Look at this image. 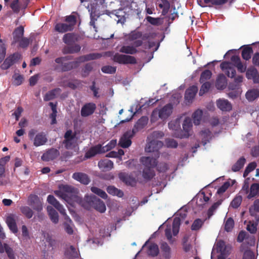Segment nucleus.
Instances as JSON below:
<instances>
[{
	"label": "nucleus",
	"instance_id": "33",
	"mask_svg": "<svg viewBox=\"0 0 259 259\" xmlns=\"http://www.w3.org/2000/svg\"><path fill=\"white\" fill-rule=\"evenodd\" d=\"M148 121V118L146 116H142L136 122L133 129L135 130V133L136 131L144 128Z\"/></svg>",
	"mask_w": 259,
	"mask_h": 259
},
{
	"label": "nucleus",
	"instance_id": "4",
	"mask_svg": "<svg viewBox=\"0 0 259 259\" xmlns=\"http://www.w3.org/2000/svg\"><path fill=\"white\" fill-rule=\"evenodd\" d=\"M192 123L190 118L186 117L183 123V130H180L173 133V136L180 139L187 138L191 135Z\"/></svg>",
	"mask_w": 259,
	"mask_h": 259
},
{
	"label": "nucleus",
	"instance_id": "36",
	"mask_svg": "<svg viewBox=\"0 0 259 259\" xmlns=\"http://www.w3.org/2000/svg\"><path fill=\"white\" fill-rule=\"evenodd\" d=\"M47 211L51 221L55 224L59 221V215L57 212L51 206L47 207Z\"/></svg>",
	"mask_w": 259,
	"mask_h": 259
},
{
	"label": "nucleus",
	"instance_id": "41",
	"mask_svg": "<svg viewBox=\"0 0 259 259\" xmlns=\"http://www.w3.org/2000/svg\"><path fill=\"white\" fill-rule=\"evenodd\" d=\"M259 194V184L253 183L250 188V192L247 195V198L251 199Z\"/></svg>",
	"mask_w": 259,
	"mask_h": 259
},
{
	"label": "nucleus",
	"instance_id": "24",
	"mask_svg": "<svg viewBox=\"0 0 259 259\" xmlns=\"http://www.w3.org/2000/svg\"><path fill=\"white\" fill-rule=\"evenodd\" d=\"M81 47L78 44H72L70 46L67 45L64 47L62 50L63 54H69L77 53L80 51Z\"/></svg>",
	"mask_w": 259,
	"mask_h": 259
},
{
	"label": "nucleus",
	"instance_id": "48",
	"mask_svg": "<svg viewBox=\"0 0 259 259\" xmlns=\"http://www.w3.org/2000/svg\"><path fill=\"white\" fill-rule=\"evenodd\" d=\"M91 190L93 193L97 194V195L104 199H107L108 197V195L106 193V192L100 188H98L96 187H92L91 188Z\"/></svg>",
	"mask_w": 259,
	"mask_h": 259
},
{
	"label": "nucleus",
	"instance_id": "31",
	"mask_svg": "<svg viewBox=\"0 0 259 259\" xmlns=\"http://www.w3.org/2000/svg\"><path fill=\"white\" fill-rule=\"evenodd\" d=\"M55 29L56 31L59 33H65L67 31H70L73 30L71 25H69L66 23H57L55 27Z\"/></svg>",
	"mask_w": 259,
	"mask_h": 259
},
{
	"label": "nucleus",
	"instance_id": "14",
	"mask_svg": "<svg viewBox=\"0 0 259 259\" xmlns=\"http://www.w3.org/2000/svg\"><path fill=\"white\" fill-rule=\"evenodd\" d=\"M60 155L58 150L55 148H51L47 150L41 156V159L44 161L53 160Z\"/></svg>",
	"mask_w": 259,
	"mask_h": 259
},
{
	"label": "nucleus",
	"instance_id": "57",
	"mask_svg": "<svg viewBox=\"0 0 259 259\" xmlns=\"http://www.w3.org/2000/svg\"><path fill=\"white\" fill-rule=\"evenodd\" d=\"M259 222H257L255 220V223H252L251 221L249 222L247 226V230L252 234L255 233L257 231V226Z\"/></svg>",
	"mask_w": 259,
	"mask_h": 259
},
{
	"label": "nucleus",
	"instance_id": "49",
	"mask_svg": "<svg viewBox=\"0 0 259 259\" xmlns=\"http://www.w3.org/2000/svg\"><path fill=\"white\" fill-rule=\"evenodd\" d=\"M21 212L28 219H30L33 215L32 210L27 206H22L20 207Z\"/></svg>",
	"mask_w": 259,
	"mask_h": 259
},
{
	"label": "nucleus",
	"instance_id": "23",
	"mask_svg": "<svg viewBox=\"0 0 259 259\" xmlns=\"http://www.w3.org/2000/svg\"><path fill=\"white\" fill-rule=\"evenodd\" d=\"M246 77L248 79H252L254 83H259V73L255 68H248L246 72Z\"/></svg>",
	"mask_w": 259,
	"mask_h": 259
},
{
	"label": "nucleus",
	"instance_id": "30",
	"mask_svg": "<svg viewBox=\"0 0 259 259\" xmlns=\"http://www.w3.org/2000/svg\"><path fill=\"white\" fill-rule=\"evenodd\" d=\"M98 166L104 171L109 170L113 167V162L110 160L104 159L99 161Z\"/></svg>",
	"mask_w": 259,
	"mask_h": 259
},
{
	"label": "nucleus",
	"instance_id": "63",
	"mask_svg": "<svg viewBox=\"0 0 259 259\" xmlns=\"http://www.w3.org/2000/svg\"><path fill=\"white\" fill-rule=\"evenodd\" d=\"M142 36V33L140 31H132L129 34V38L131 40H135L141 38Z\"/></svg>",
	"mask_w": 259,
	"mask_h": 259
},
{
	"label": "nucleus",
	"instance_id": "20",
	"mask_svg": "<svg viewBox=\"0 0 259 259\" xmlns=\"http://www.w3.org/2000/svg\"><path fill=\"white\" fill-rule=\"evenodd\" d=\"M218 107L223 111H229L231 110L232 106L231 103L225 99H220L217 101Z\"/></svg>",
	"mask_w": 259,
	"mask_h": 259
},
{
	"label": "nucleus",
	"instance_id": "25",
	"mask_svg": "<svg viewBox=\"0 0 259 259\" xmlns=\"http://www.w3.org/2000/svg\"><path fill=\"white\" fill-rule=\"evenodd\" d=\"M72 178L84 185H88L90 182L89 176L83 172L74 173L72 175Z\"/></svg>",
	"mask_w": 259,
	"mask_h": 259
},
{
	"label": "nucleus",
	"instance_id": "37",
	"mask_svg": "<svg viewBox=\"0 0 259 259\" xmlns=\"http://www.w3.org/2000/svg\"><path fill=\"white\" fill-rule=\"evenodd\" d=\"M246 162V159L244 157H240L236 163L232 166V170L234 172L239 171L243 168Z\"/></svg>",
	"mask_w": 259,
	"mask_h": 259
},
{
	"label": "nucleus",
	"instance_id": "52",
	"mask_svg": "<svg viewBox=\"0 0 259 259\" xmlns=\"http://www.w3.org/2000/svg\"><path fill=\"white\" fill-rule=\"evenodd\" d=\"M212 75L211 72L208 69L203 71L200 75V82L203 83L210 78Z\"/></svg>",
	"mask_w": 259,
	"mask_h": 259
},
{
	"label": "nucleus",
	"instance_id": "16",
	"mask_svg": "<svg viewBox=\"0 0 259 259\" xmlns=\"http://www.w3.org/2000/svg\"><path fill=\"white\" fill-rule=\"evenodd\" d=\"M163 146V143L160 141L153 140L149 142L146 147L145 151L147 152H157Z\"/></svg>",
	"mask_w": 259,
	"mask_h": 259
},
{
	"label": "nucleus",
	"instance_id": "42",
	"mask_svg": "<svg viewBox=\"0 0 259 259\" xmlns=\"http://www.w3.org/2000/svg\"><path fill=\"white\" fill-rule=\"evenodd\" d=\"M61 91L60 88H56L50 91H49L46 94L44 97V100L45 101H50L54 99L56 97V93Z\"/></svg>",
	"mask_w": 259,
	"mask_h": 259
},
{
	"label": "nucleus",
	"instance_id": "21",
	"mask_svg": "<svg viewBox=\"0 0 259 259\" xmlns=\"http://www.w3.org/2000/svg\"><path fill=\"white\" fill-rule=\"evenodd\" d=\"M101 153H103L102 149V145L101 144H98L91 147L89 149V150L85 153V157L87 158H90L98 154Z\"/></svg>",
	"mask_w": 259,
	"mask_h": 259
},
{
	"label": "nucleus",
	"instance_id": "64",
	"mask_svg": "<svg viewBox=\"0 0 259 259\" xmlns=\"http://www.w3.org/2000/svg\"><path fill=\"white\" fill-rule=\"evenodd\" d=\"M165 142L166 146L168 148H175L178 146L177 142L172 139H166Z\"/></svg>",
	"mask_w": 259,
	"mask_h": 259
},
{
	"label": "nucleus",
	"instance_id": "50",
	"mask_svg": "<svg viewBox=\"0 0 259 259\" xmlns=\"http://www.w3.org/2000/svg\"><path fill=\"white\" fill-rule=\"evenodd\" d=\"M242 198L241 196H236L231 201L230 206L233 208H238L241 204Z\"/></svg>",
	"mask_w": 259,
	"mask_h": 259
},
{
	"label": "nucleus",
	"instance_id": "60",
	"mask_svg": "<svg viewBox=\"0 0 259 259\" xmlns=\"http://www.w3.org/2000/svg\"><path fill=\"white\" fill-rule=\"evenodd\" d=\"M221 204V202L220 201H218L213 203V205L208 209L207 213L208 219L213 214L214 212Z\"/></svg>",
	"mask_w": 259,
	"mask_h": 259
},
{
	"label": "nucleus",
	"instance_id": "38",
	"mask_svg": "<svg viewBox=\"0 0 259 259\" xmlns=\"http://www.w3.org/2000/svg\"><path fill=\"white\" fill-rule=\"evenodd\" d=\"M94 62L87 63L81 69V75L83 77L88 76L93 69Z\"/></svg>",
	"mask_w": 259,
	"mask_h": 259
},
{
	"label": "nucleus",
	"instance_id": "28",
	"mask_svg": "<svg viewBox=\"0 0 259 259\" xmlns=\"http://www.w3.org/2000/svg\"><path fill=\"white\" fill-rule=\"evenodd\" d=\"M250 215L254 218L257 222H259V199L254 201L253 205L249 208Z\"/></svg>",
	"mask_w": 259,
	"mask_h": 259
},
{
	"label": "nucleus",
	"instance_id": "51",
	"mask_svg": "<svg viewBox=\"0 0 259 259\" xmlns=\"http://www.w3.org/2000/svg\"><path fill=\"white\" fill-rule=\"evenodd\" d=\"M116 144V140L113 139L111 140L105 146H102V152L104 153L111 150L115 147Z\"/></svg>",
	"mask_w": 259,
	"mask_h": 259
},
{
	"label": "nucleus",
	"instance_id": "32",
	"mask_svg": "<svg viewBox=\"0 0 259 259\" xmlns=\"http://www.w3.org/2000/svg\"><path fill=\"white\" fill-rule=\"evenodd\" d=\"M107 192L112 196H116L118 197H122L124 193L123 191L114 186H109L106 188Z\"/></svg>",
	"mask_w": 259,
	"mask_h": 259
},
{
	"label": "nucleus",
	"instance_id": "39",
	"mask_svg": "<svg viewBox=\"0 0 259 259\" xmlns=\"http://www.w3.org/2000/svg\"><path fill=\"white\" fill-rule=\"evenodd\" d=\"M119 52L126 54L134 55L137 53L138 51L134 46H123L120 48Z\"/></svg>",
	"mask_w": 259,
	"mask_h": 259
},
{
	"label": "nucleus",
	"instance_id": "15",
	"mask_svg": "<svg viewBox=\"0 0 259 259\" xmlns=\"http://www.w3.org/2000/svg\"><path fill=\"white\" fill-rule=\"evenodd\" d=\"M96 108V104L94 103L85 104L81 108L80 114L82 117H87L94 113Z\"/></svg>",
	"mask_w": 259,
	"mask_h": 259
},
{
	"label": "nucleus",
	"instance_id": "19",
	"mask_svg": "<svg viewBox=\"0 0 259 259\" xmlns=\"http://www.w3.org/2000/svg\"><path fill=\"white\" fill-rule=\"evenodd\" d=\"M48 203L53 205L61 214L63 215L66 214L65 209L62 205L52 195H49L47 197Z\"/></svg>",
	"mask_w": 259,
	"mask_h": 259
},
{
	"label": "nucleus",
	"instance_id": "5",
	"mask_svg": "<svg viewBox=\"0 0 259 259\" xmlns=\"http://www.w3.org/2000/svg\"><path fill=\"white\" fill-rule=\"evenodd\" d=\"M215 248L217 252L220 253L218 256V259H226L230 254L232 247L231 245L226 244L224 241L219 240L215 243Z\"/></svg>",
	"mask_w": 259,
	"mask_h": 259
},
{
	"label": "nucleus",
	"instance_id": "29",
	"mask_svg": "<svg viewBox=\"0 0 259 259\" xmlns=\"http://www.w3.org/2000/svg\"><path fill=\"white\" fill-rule=\"evenodd\" d=\"M227 84V78L223 74H219L217 78L215 87L218 90L224 89Z\"/></svg>",
	"mask_w": 259,
	"mask_h": 259
},
{
	"label": "nucleus",
	"instance_id": "59",
	"mask_svg": "<svg viewBox=\"0 0 259 259\" xmlns=\"http://www.w3.org/2000/svg\"><path fill=\"white\" fill-rule=\"evenodd\" d=\"M202 83L199 93L200 96H202L205 93L207 92L211 86V84L208 81L204 82Z\"/></svg>",
	"mask_w": 259,
	"mask_h": 259
},
{
	"label": "nucleus",
	"instance_id": "56",
	"mask_svg": "<svg viewBox=\"0 0 259 259\" xmlns=\"http://www.w3.org/2000/svg\"><path fill=\"white\" fill-rule=\"evenodd\" d=\"M243 76L242 75H238L234 78V83H230L229 84V88L231 90H235L238 86L239 84L242 82L243 81Z\"/></svg>",
	"mask_w": 259,
	"mask_h": 259
},
{
	"label": "nucleus",
	"instance_id": "62",
	"mask_svg": "<svg viewBox=\"0 0 259 259\" xmlns=\"http://www.w3.org/2000/svg\"><path fill=\"white\" fill-rule=\"evenodd\" d=\"M146 20L151 24L155 26H159L161 24L160 18H154L151 16H147Z\"/></svg>",
	"mask_w": 259,
	"mask_h": 259
},
{
	"label": "nucleus",
	"instance_id": "46",
	"mask_svg": "<svg viewBox=\"0 0 259 259\" xmlns=\"http://www.w3.org/2000/svg\"><path fill=\"white\" fill-rule=\"evenodd\" d=\"M181 225V219L179 217H176L174 219L172 222V232L174 236H176L179 231Z\"/></svg>",
	"mask_w": 259,
	"mask_h": 259
},
{
	"label": "nucleus",
	"instance_id": "1",
	"mask_svg": "<svg viewBox=\"0 0 259 259\" xmlns=\"http://www.w3.org/2000/svg\"><path fill=\"white\" fill-rule=\"evenodd\" d=\"M77 192V189L71 186L64 185L60 186V190L56 191L55 193L68 203L76 201L86 209L90 210L93 207L101 213L105 211V203L97 197L94 195H87L82 199L76 195Z\"/></svg>",
	"mask_w": 259,
	"mask_h": 259
},
{
	"label": "nucleus",
	"instance_id": "43",
	"mask_svg": "<svg viewBox=\"0 0 259 259\" xmlns=\"http://www.w3.org/2000/svg\"><path fill=\"white\" fill-rule=\"evenodd\" d=\"M253 53L252 48L250 46L245 47L242 51L241 55L243 59L249 60L251 58V54Z\"/></svg>",
	"mask_w": 259,
	"mask_h": 259
},
{
	"label": "nucleus",
	"instance_id": "53",
	"mask_svg": "<svg viewBox=\"0 0 259 259\" xmlns=\"http://www.w3.org/2000/svg\"><path fill=\"white\" fill-rule=\"evenodd\" d=\"M159 253V248L158 245L156 244H151L148 249V254L152 256H155L158 255Z\"/></svg>",
	"mask_w": 259,
	"mask_h": 259
},
{
	"label": "nucleus",
	"instance_id": "61",
	"mask_svg": "<svg viewBox=\"0 0 259 259\" xmlns=\"http://www.w3.org/2000/svg\"><path fill=\"white\" fill-rule=\"evenodd\" d=\"M65 21L69 23V25L71 26V28L73 29L74 26L76 23V18L74 15H69L66 17Z\"/></svg>",
	"mask_w": 259,
	"mask_h": 259
},
{
	"label": "nucleus",
	"instance_id": "13",
	"mask_svg": "<svg viewBox=\"0 0 259 259\" xmlns=\"http://www.w3.org/2000/svg\"><path fill=\"white\" fill-rule=\"evenodd\" d=\"M119 179L126 185L134 186L136 185L137 180L132 174H128L124 172H120L118 174Z\"/></svg>",
	"mask_w": 259,
	"mask_h": 259
},
{
	"label": "nucleus",
	"instance_id": "7",
	"mask_svg": "<svg viewBox=\"0 0 259 259\" xmlns=\"http://www.w3.org/2000/svg\"><path fill=\"white\" fill-rule=\"evenodd\" d=\"M112 59L114 62L120 64H135L137 63V60L135 57L120 54L118 53L115 54Z\"/></svg>",
	"mask_w": 259,
	"mask_h": 259
},
{
	"label": "nucleus",
	"instance_id": "10",
	"mask_svg": "<svg viewBox=\"0 0 259 259\" xmlns=\"http://www.w3.org/2000/svg\"><path fill=\"white\" fill-rule=\"evenodd\" d=\"M135 133V130L132 131H127L125 132L120 138L119 145L123 148H126L130 147L132 144L131 139Z\"/></svg>",
	"mask_w": 259,
	"mask_h": 259
},
{
	"label": "nucleus",
	"instance_id": "35",
	"mask_svg": "<svg viewBox=\"0 0 259 259\" xmlns=\"http://www.w3.org/2000/svg\"><path fill=\"white\" fill-rule=\"evenodd\" d=\"M76 41L75 35L73 33H68L63 36V41L67 45L70 46L72 45Z\"/></svg>",
	"mask_w": 259,
	"mask_h": 259
},
{
	"label": "nucleus",
	"instance_id": "17",
	"mask_svg": "<svg viewBox=\"0 0 259 259\" xmlns=\"http://www.w3.org/2000/svg\"><path fill=\"white\" fill-rule=\"evenodd\" d=\"M17 217L14 214H10L6 219V223L7 224L9 229L13 233L18 232V228L16 224Z\"/></svg>",
	"mask_w": 259,
	"mask_h": 259
},
{
	"label": "nucleus",
	"instance_id": "22",
	"mask_svg": "<svg viewBox=\"0 0 259 259\" xmlns=\"http://www.w3.org/2000/svg\"><path fill=\"white\" fill-rule=\"evenodd\" d=\"M6 252L9 259H15V255L12 248H11L8 244H3L0 240V252L3 253Z\"/></svg>",
	"mask_w": 259,
	"mask_h": 259
},
{
	"label": "nucleus",
	"instance_id": "6",
	"mask_svg": "<svg viewBox=\"0 0 259 259\" xmlns=\"http://www.w3.org/2000/svg\"><path fill=\"white\" fill-rule=\"evenodd\" d=\"M37 132L35 129H31L28 133V137L30 139L34 138L33 145L36 147H38L45 145L48 141L46 135L44 132H40L36 135L34 138V135Z\"/></svg>",
	"mask_w": 259,
	"mask_h": 259
},
{
	"label": "nucleus",
	"instance_id": "58",
	"mask_svg": "<svg viewBox=\"0 0 259 259\" xmlns=\"http://www.w3.org/2000/svg\"><path fill=\"white\" fill-rule=\"evenodd\" d=\"M203 224V222L201 219H197L193 223L191 229L193 231L198 230L201 228Z\"/></svg>",
	"mask_w": 259,
	"mask_h": 259
},
{
	"label": "nucleus",
	"instance_id": "27",
	"mask_svg": "<svg viewBox=\"0 0 259 259\" xmlns=\"http://www.w3.org/2000/svg\"><path fill=\"white\" fill-rule=\"evenodd\" d=\"M24 28L22 26H20L15 29L12 33L13 37L12 44L17 43L22 38L24 35Z\"/></svg>",
	"mask_w": 259,
	"mask_h": 259
},
{
	"label": "nucleus",
	"instance_id": "47",
	"mask_svg": "<svg viewBox=\"0 0 259 259\" xmlns=\"http://www.w3.org/2000/svg\"><path fill=\"white\" fill-rule=\"evenodd\" d=\"M211 134V133L209 130H205L201 132L200 135L202 137V142L203 145H205L209 142V139L210 138Z\"/></svg>",
	"mask_w": 259,
	"mask_h": 259
},
{
	"label": "nucleus",
	"instance_id": "44",
	"mask_svg": "<svg viewBox=\"0 0 259 259\" xmlns=\"http://www.w3.org/2000/svg\"><path fill=\"white\" fill-rule=\"evenodd\" d=\"M162 4H159L158 6L160 8L162 9V15L163 16L166 15L170 9V3L167 0H161Z\"/></svg>",
	"mask_w": 259,
	"mask_h": 259
},
{
	"label": "nucleus",
	"instance_id": "9",
	"mask_svg": "<svg viewBox=\"0 0 259 259\" xmlns=\"http://www.w3.org/2000/svg\"><path fill=\"white\" fill-rule=\"evenodd\" d=\"M21 57V55L19 53H15L10 55L5 60L0 67L3 70H7L20 60Z\"/></svg>",
	"mask_w": 259,
	"mask_h": 259
},
{
	"label": "nucleus",
	"instance_id": "26",
	"mask_svg": "<svg viewBox=\"0 0 259 259\" xmlns=\"http://www.w3.org/2000/svg\"><path fill=\"white\" fill-rule=\"evenodd\" d=\"M198 91V88L195 85H192L186 90L185 99L188 102L192 101Z\"/></svg>",
	"mask_w": 259,
	"mask_h": 259
},
{
	"label": "nucleus",
	"instance_id": "40",
	"mask_svg": "<svg viewBox=\"0 0 259 259\" xmlns=\"http://www.w3.org/2000/svg\"><path fill=\"white\" fill-rule=\"evenodd\" d=\"M246 98L249 101H253L259 97V90L254 89L248 91L246 93Z\"/></svg>",
	"mask_w": 259,
	"mask_h": 259
},
{
	"label": "nucleus",
	"instance_id": "45",
	"mask_svg": "<svg viewBox=\"0 0 259 259\" xmlns=\"http://www.w3.org/2000/svg\"><path fill=\"white\" fill-rule=\"evenodd\" d=\"M202 111L200 109L196 110L192 115L193 122L195 125H199L200 123L202 116Z\"/></svg>",
	"mask_w": 259,
	"mask_h": 259
},
{
	"label": "nucleus",
	"instance_id": "12",
	"mask_svg": "<svg viewBox=\"0 0 259 259\" xmlns=\"http://www.w3.org/2000/svg\"><path fill=\"white\" fill-rule=\"evenodd\" d=\"M220 67L229 77L233 78L235 77L236 70L231 62L224 61L221 64Z\"/></svg>",
	"mask_w": 259,
	"mask_h": 259
},
{
	"label": "nucleus",
	"instance_id": "18",
	"mask_svg": "<svg viewBox=\"0 0 259 259\" xmlns=\"http://www.w3.org/2000/svg\"><path fill=\"white\" fill-rule=\"evenodd\" d=\"M140 161L145 166V168H150L153 169L157 166V161L156 159L151 157L143 156L141 157Z\"/></svg>",
	"mask_w": 259,
	"mask_h": 259
},
{
	"label": "nucleus",
	"instance_id": "11",
	"mask_svg": "<svg viewBox=\"0 0 259 259\" xmlns=\"http://www.w3.org/2000/svg\"><path fill=\"white\" fill-rule=\"evenodd\" d=\"M28 204L37 211L42 209V203L38 196L35 194H32L29 195L28 198Z\"/></svg>",
	"mask_w": 259,
	"mask_h": 259
},
{
	"label": "nucleus",
	"instance_id": "54",
	"mask_svg": "<svg viewBox=\"0 0 259 259\" xmlns=\"http://www.w3.org/2000/svg\"><path fill=\"white\" fill-rule=\"evenodd\" d=\"M101 71L107 74H114L116 71V67L110 65H105L101 68Z\"/></svg>",
	"mask_w": 259,
	"mask_h": 259
},
{
	"label": "nucleus",
	"instance_id": "8",
	"mask_svg": "<svg viewBox=\"0 0 259 259\" xmlns=\"http://www.w3.org/2000/svg\"><path fill=\"white\" fill-rule=\"evenodd\" d=\"M173 106L171 104L168 103L165 105L161 109H155L152 112V116L158 114V116L162 119H166L169 117L172 112Z\"/></svg>",
	"mask_w": 259,
	"mask_h": 259
},
{
	"label": "nucleus",
	"instance_id": "34",
	"mask_svg": "<svg viewBox=\"0 0 259 259\" xmlns=\"http://www.w3.org/2000/svg\"><path fill=\"white\" fill-rule=\"evenodd\" d=\"M155 176V171L152 168H144L143 170L142 177L145 180L150 181Z\"/></svg>",
	"mask_w": 259,
	"mask_h": 259
},
{
	"label": "nucleus",
	"instance_id": "2",
	"mask_svg": "<svg viewBox=\"0 0 259 259\" xmlns=\"http://www.w3.org/2000/svg\"><path fill=\"white\" fill-rule=\"evenodd\" d=\"M102 56L100 53H90L85 55L80 56L78 58V61H74L68 62H64L72 59L71 56H65L57 58L55 61L56 63L60 64V68L62 72L70 71L77 68L80 62H83L100 58Z\"/></svg>",
	"mask_w": 259,
	"mask_h": 259
},
{
	"label": "nucleus",
	"instance_id": "55",
	"mask_svg": "<svg viewBox=\"0 0 259 259\" xmlns=\"http://www.w3.org/2000/svg\"><path fill=\"white\" fill-rule=\"evenodd\" d=\"M234 226V222L232 218H228L225 223V230L228 232L232 231Z\"/></svg>",
	"mask_w": 259,
	"mask_h": 259
},
{
	"label": "nucleus",
	"instance_id": "3",
	"mask_svg": "<svg viewBox=\"0 0 259 259\" xmlns=\"http://www.w3.org/2000/svg\"><path fill=\"white\" fill-rule=\"evenodd\" d=\"M64 138L62 144L65 149L72 150L77 147L78 138L75 132L73 133L71 130H68L64 134Z\"/></svg>",
	"mask_w": 259,
	"mask_h": 259
}]
</instances>
